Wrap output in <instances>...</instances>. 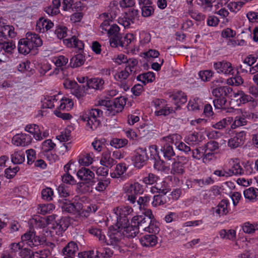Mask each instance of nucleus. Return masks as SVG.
Listing matches in <instances>:
<instances>
[{
  "instance_id": "obj_1",
  "label": "nucleus",
  "mask_w": 258,
  "mask_h": 258,
  "mask_svg": "<svg viewBox=\"0 0 258 258\" xmlns=\"http://www.w3.org/2000/svg\"><path fill=\"white\" fill-rule=\"evenodd\" d=\"M143 215L134 216L131 221V223L137 225L139 230L147 231L150 233H156L159 231V228L152 223V220L154 216L151 210L142 212Z\"/></svg>"
},
{
  "instance_id": "obj_2",
  "label": "nucleus",
  "mask_w": 258,
  "mask_h": 258,
  "mask_svg": "<svg viewBox=\"0 0 258 258\" xmlns=\"http://www.w3.org/2000/svg\"><path fill=\"white\" fill-rule=\"evenodd\" d=\"M102 111L98 108L92 109L85 112L81 116V119L86 122V128L88 131H94L100 125L98 118L102 115Z\"/></svg>"
},
{
  "instance_id": "obj_3",
  "label": "nucleus",
  "mask_w": 258,
  "mask_h": 258,
  "mask_svg": "<svg viewBox=\"0 0 258 258\" xmlns=\"http://www.w3.org/2000/svg\"><path fill=\"white\" fill-rule=\"evenodd\" d=\"M133 212V209L128 206H120L114 208L112 213L115 216L117 224L122 226L128 222V216Z\"/></svg>"
},
{
  "instance_id": "obj_4",
  "label": "nucleus",
  "mask_w": 258,
  "mask_h": 258,
  "mask_svg": "<svg viewBox=\"0 0 258 258\" xmlns=\"http://www.w3.org/2000/svg\"><path fill=\"white\" fill-rule=\"evenodd\" d=\"M123 191L126 194L127 200L132 204L136 202V195L142 194L143 185L138 182L126 183L123 186Z\"/></svg>"
},
{
  "instance_id": "obj_5",
  "label": "nucleus",
  "mask_w": 258,
  "mask_h": 258,
  "mask_svg": "<svg viewBox=\"0 0 258 258\" xmlns=\"http://www.w3.org/2000/svg\"><path fill=\"white\" fill-rule=\"evenodd\" d=\"M116 224L111 228L108 232V238L106 243L108 245L117 246L119 245L124 236L122 233V226Z\"/></svg>"
},
{
  "instance_id": "obj_6",
  "label": "nucleus",
  "mask_w": 258,
  "mask_h": 258,
  "mask_svg": "<svg viewBox=\"0 0 258 258\" xmlns=\"http://www.w3.org/2000/svg\"><path fill=\"white\" fill-rule=\"evenodd\" d=\"M110 22H102L99 27V31L102 34H107L108 37H111L110 39V44L112 39L118 38L120 34L119 33V28L116 24L110 25Z\"/></svg>"
},
{
  "instance_id": "obj_7",
  "label": "nucleus",
  "mask_w": 258,
  "mask_h": 258,
  "mask_svg": "<svg viewBox=\"0 0 258 258\" xmlns=\"http://www.w3.org/2000/svg\"><path fill=\"white\" fill-rule=\"evenodd\" d=\"M77 176L81 180V182L79 183L81 187L85 184H87L88 187L95 185V181L94 180L95 174L89 169L82 168L78 170Z\"/></svg>"
},
{
  "instance_id": "obj_8",
  "label": "nucleus",
  "mask_w": 258,
  "mask_h": 258,
  "mask_svg": "<svg viewBox=\"0 0 258 258\" xmlns=\"http://www.w3.org/2000/svg\"><path fill=\"white\" fill-rule=\"evenodd\" d=\"M223 82L222 79L214 80L212 83L211 88H213L212 94L216 98L225 97L228 96L229 94L232 93V89L228 86L218 87L220 83Z\"/></svg>"
},
{
  "instance_id": "obj_9",
  "label": "nucleus",
  "mask_w": 258,
  "mask_h": 258,
  "mask_svg": "<svg viewBox=\"0 0 258 258\" xmlns=\"http://www.w3.org/2000/svg\"><path fill=\"white\" fill-rule=\"evenodd\" d=\"M230 176L232 175H241L244 173V170L240 164L238 158H230L228 160L226 165Z\"/></svg>"
},
{
  "instance_id": "obj_10",
  "label": "nucleus",
  "mask_w": 258,
  "mask_h": 258,
  "mask_svg": "<svg viewBox=\"0 0 258 258\" xmlns=\"http://www.w3.org/2000/svg\"><path fill=\"white\" fill-rule=\"evenodd\" d=\"M148 156L145 148L139 147L136 149L135 155L133 158V162L134 166L139 169L142 168L145 164Z\"/></svg>"
},
{
  "instance_id": "obj_11",
  "label": "nucleus",
  "mask_w": 258,
  "mask_h": 258,
  "mask_svg": "<svg viewBox=\"0 0 258 258\" xmlns=\"http://www.w3.org/2000/svg\"><path fill=\"white\" fill-rule=\"evenodd\" d=\"M130 75L129 72L125 70L118 71L114 75V78L117 82L118 86L125 91L130 87L128 79Z\"/></svg>"
},
{
  "instance_id": "obj_12",
  "label": "nucleus",
  "mask_w": 258,
  "mask_h": 258,
  "mask_svg": "<svg viewBox=\"0 0 258 258\" xmlns=\"http://www.w3.org/2000/svg\"><path fill=\"white\" fill-rule=\"evenodd\" d=\"M60 206L63 212L69 213H79L83 210V206L81 203H77L75 204L66 200L59 201Z\"/></svg>"
},
{
  "instance_id": "obj_13",
  "label": "nucleus",
  "mask_w": 258,
  "mask_h": 258,
  "mask_svg": "<svg viewBox=\"0 0 258 258\" xmlns=\"http://www.w3.org/2000/svg\"><path fill=\"white\" fill-rule=\"evenodd\" d=\"M235 114L236 116L235 117L234 120H233V122L231 125L232 129L246 125L247 123L246 119L250 116L248 112L242 109L237 110Z\"/></svg>"
},
{
  "instance_id": "obj_14",
  "label": "nucleus",
  "mask_w": 258,
  "mask_h": 258,
  "mask_svg": "<svg viewBox=\"0 0 258 258\" xmlns=\"http://www.w3.org/2000/svg\"><path fill=\"white\" fill-rule=\"evenodd\" d=\"M135 40L134 35L133 34H127L124 36L121 35L118 38L113 39L111 41V46L116 47L118 46L127 47Z\"/></svg>"
},
{
  "instance_id": "obj_15",
  "label": "nucleus",
  "mask_w": 258,
  "mask_h": 258,
  "mask_svg": "<svg viewBox=\"0 0 258 258\" xmlns=\"http://www.w3.org/2000/svg\"><path fill=\"white\" fill-rule=\"evenodd\" d=\"M22 241H27V243L31 247L36 246L41 244L43 240L39 236H36L33 231H30L22 236Z\"/></svg>"
},
{
  "instance_id": "obj_16",
  "label": "nucleus",
  "mask_w": 258,
  "mask_h": 258,
  "mask_svg": "<svg viewBox=\"0 0 258 258\" xmlns=\"http://www.w3.org/2000/svg\"><path fill=\"white\" fill-rule=\"evenodd\" d=\"M246 133L244 131H241L237 133L235 136L229 139L227 146L232 149H236L242 146L245 140Z\"/></svg>"
},
{
  "instance_id": "obj_17",
  "label": "nucleus",
  "mask_w": 258,
  "mask_h": 258,
  "mask_svg": "<svg viewBox=\"0 0 258 258\" xmlns=\"http://www.w3.org/2000/svg\"><path fill=\"white\" fill-rule=\"evenodd\" d=\"M120 12L118 7L113 5H110L107 12L101 14L99 18L103 22H111L114 19Z\"/></svg>"
},
{
  "instance_id": "obj_18",
  "label": "nucleus",
  "mask_w": 258,
  "mask_h": 258,
  "mask_svg": "<svg viewBox=\"0 0 258 258\" xmlns=\"http://www.w3.org/2000/svg\"><path fill=\"white\" fill-rule=\"evenodd\" d=\"M214 68L218 73L231 75L233 73V67L230 62L227 61L215 62L214 64Z\"/></svg>"
},
{
  "instance_id": "obj_19",
  "label": "nucleus",
  "mask_w": 258,
  "mask_h": 258,
  "mask_svg": "<svg viewBox=\"0 0 258 258\" xmlns=\"http://www.w3.org/2000/svg\"><path fill=\"white\" fill-rule=\"evenodd\" d=\"M32 138L26 134H17L12 138V143L17 146H26L31 143Z\"/></svg>"
},
{
  "instance_id": "obj_20",
  "label": "nucleus",
  "mask_w": 258,
  "mask_h": 258,
  "mask_svg": "<svg viewBox=\"0 0 258 258\" xmlns=\"http://www.w3.org/2000/svg\"><path fill=\"white\" fill-rule=\"evenodd\" d=\"M25 39L32 49L35 47H40L42 45L41 38L38 34L34 33H27Z\"/></svg>"
},
{
  "instance_id": "obj_21",
  "label": "nucleus",
  "mask_w": 258,
  "mask_h": 258,
  "mask_svg": "<svg viewBox=\"0 0 258 258\" xmlns=\"http://www.w3.org/2000/svg\"><path fill=\"white\" fill-rule=\"evenodd\" d=\"M15 47V44L13 41L8 40L5 36L0 34V53L2 51L11 52Z\"/></svg>"
},
{
  "instance_id": "obj_22",
  "label": "nucleus",
  "mask_w": 258,
  "mask_h": 258,
  "mask_svg": "<svg viewBox=\"0 0 258 258\" xmlns=\"http://www.w3.org/2000/svg\"><path fill=\"white\" fill-rule=\"evenodd\" d=\"M170 97L174 101L175 109L176 110L180 108L181 104L185 103L187 101V97L184 92L178 91L170 96Z\"/></svg>"
},
{
  "instance_id": "obj_23",
  "label": "nucleus",
  "mask_w": 258,
  "mask_h": 258,
  "mask_svg": "<svg viewBox=\"0 0 258 258\" xmlns=\"http://www.w3.org/2000/svg\"><path fill=\"white\" fill-rule=\"evenodd\" d=\"M53 26V23L49 20L41 17L36 24V29L39 32L44 33Z\"/></svg>"
},
{
  "instance_id": "obj_24",
  "label": "nucleus",
  "mask_w": 258,
  "mask_h": 258,
  "mask_svg": "<svg viewBox=\"0 0 258 258\" xmlns=\"http://www.w3.org/2000/svg\"><path fill=\"white\" fill-rule=\"evenodd\" d=\"M139 232V228L137 225L132 224L131 225H127V224H122V233L124 237H134Z\"/></svg>"
},
{
  "instance_id": "obj_25",
  "label": "nucleus",
  "mask_w": 258,
  "mask_h": 258,
  "mask_svg": "<svg viewBox=\"0 0 258 258\" xmlns=\"http://www.w3.org/2000/svg\"><path fill=\"white\" fill-rule=\"evenodd\" d=\"M63 43L68 47H75L79 50L83 49L84 47L83 41L78 39L75 36H73L71 38L64 39Z\"/></svg>"
},
{
  "instance_id": "obj_26",
  "label": "nucleus",
  "mask_w": 258,
  "mask_h": 258,
  "mask_svg": "<svg viewBox=\"0 0 258 258\" xmlns=\"http://www.w3.org/2000/svg\"><path fill=\"white\" fill-rule=\"evenodd\" d=\"M229 204L228 200H223L215 208L214 211L219 216L226 215L229 211L228 209Z\"/></svg>"
},
{
  "instance_id": "obj_27",
  "label": "nucleus",
  "mask_w": 258,
  "mask_h": 258,
  "mask_svg": "<svg viewBox=\"0 0 258 258\" xmlns=\"http://www.w3.org/2000/svg\"><path fill=\"white\" fill-rule=\"evenodd\" d=\"M79 250L78 245L74 241L70 242L62 250L64 255L72 256Z\"/></svg>"
},
{
  "instance_id": "obj_28",
  "label": "nucleus",
  "mask_w": 258,
  "mask_h": 258,
  "mask_svg": "<svg viewBox=\"0 0 258 258\" xmlns=\"http://www.w3.org/2000/svg\"><path fill=\"white\" fill-rule=\"evenodd\" d=\"M245 198L250 202H254L258 200V189L253 187H249L243 191Z\"/></svg>"
},
{
  "instance_id": "obj_29",
  "label": "nucleus",
  "mask_w": 258,
  "mask_h": 258,
  "mask_svg": "<svg viewBox=\"0 0 258 258\" xmlns=\"http://www.w3.org/2000/svg\"><path fill=\"white\" fill-rule=\"evenodd\" d=\"M157 242V237L153 234L146 235L140 239L141 244L146 247L154 246Z\"/></svg>"
},
{
  "instance_id": "obj_30",
  "label": "nucleus",
  "mask_w": 258,
  "mask_h": 258,
  "mask_svg": "<svg viewBox=\"0 0 258 258\" xmlns=\"http://www.w3.org/2000/svg\"><path fill=\"white\" fill-rule=\"evenodd\" d=\"M181 136L178 134H172L169 136L163 137L161 139L160 141L162 144H174L176 147L179 143H180Z\"/></svg>"
},
{
  "instance_id": "obj_31",
  "label": "nucleus",
  "mask_w": 258,
  "mask_h": 258,
  "mask_svg": "<svg viewBox=\"0 0 258 258\" xmlns=\"http://www.w3.org/2000/svg\"><path fill=\"white\" fill-rule=\"evenodd\" d=\"M17 69L18 71L26 74L27 76L32 75L34 71L31 67V62L28 60L20 62L17 66Z\"/></svg>"
},
{
  "instance_id": "obj_32",
  "label": "nucleus",
  "mask_w": 258,
  "mask_h": 258,
  "mask_svg": "<svg viewBox=\"0 0 258 258\" xmlns=\"http://www.w3.org/2000/svg\"><path fill=\"white\" fill-rule=\"evenodd\" d=\"M104 81L102 79L95 78L89 80L87 84L89 88L95 90H102L103 88Z\"/></svg>"
},
{
  "instance_id": "obj_33",
  "label": "nucleus",
  "mask_w": 258,
  "mask_h": 258,
  "mask_svg": "<svg viewBox=\"0 0 258 258\" xmlns=\"http://www.w3.org/2000/svg\"><path fill=\"white\" fill-rule=\"evenodd\" d=\"M25 131L33 135L34 138L36 140L41 141L42 140L41 132H40V128L36 124H33L26 125Z\"/></svg>"
},
{
  "instance_id": "obj_34",
  "label": "nucleus",
  "mask_w": 258,
  "mask_h": 258,
  "mask_svg": "<svg viewBox=\"0 0 258 258\" xmlns=\"http://www.w3.org/2000/svg\"><path fill=\"white\" fill-rule=\"evenodd\" d=\"M100 162L102 165L107 167H111L115 164V160L111 157V153L109 151L102 153Z\"/></svg>"
},
{
  "instance_id": "obj_35",
  "label": "nucleus",
  "mask_w": 258,
  "mask_h": 258,
  "mask_svg": "<svg viewBox=\"0 0 258 258\" xmlns=\"http://www.w3.org/2000/svg\"><path fill=\"white\" fill-rule=\"evenodd\" d=\"M126 104V99L123 97L116 98L114 101L113 105H111V109L114 112H121Z\"/></svg>"
},
{
  "instance_id": "obj_36",
  "label": "nucleus",
  "mask_w": 258,
  "mask_h": 258,
  "mask_svg": "<svg viewBox=\"0 0 258 258\" xmlns=\"http://www.w3.org/2000/svg\"><path fill=\"white\" fill-rule=\"evenodd\" d=\"M203 102L199 98L190 99L187 105L189 110L197 111L203 108Z\"/></svg>"
},
{
  "instance_id": "obj_37",
  "label": "nucleus",
  "mask_w": 258,
  "mask_h": 258,
  "mask_svg": "<svg viewBox=\"0 0 258 258\" xmlns=\"http://www.w3.org/2000/svg\"><path fill=\"white\" fill-rule=\"evenodd\" d=\"M94 258H108L113 254V251L108 248L97 247Z\"/></svg>"
},
{
  "instance_id": "obj_38",
  "label": "nucleus",
  "mask_w": 258,
  "mask_h": 258,
  "mask_svg": "<svg viewBox=\"0 0 258 258\" xmlns=\"http://www.w3.org/2000/svg\"><path fill=\"white\" fill-rule=\"evenodd\" d=\"M138 81L146 84L149 82H152L155 80L154 73L151 72L143 73L137 77Z\"/></svg>"
},
{
  "instance_id": "obj_39",
  "label": "nucleus",
  "mask_w": 258,
  "mask_h": 258,
  "mask_svg": "<svg viewBox=\"0 0 258 258\" xmlns=\"http://www.w3.org/2000/svg\"><path fill=\"white\" fill-rule=\"evenodd\" d=\"M127 167L124 163L118 164L115 168L114 171L110 173V176L113 178H118L120 177L126 171Z\"/></svg>"
},
{
  "instance_id": "obj_40",
  "label": "nucleus",
  "mask_w": 258,
  "mask_h": 258,
  "mask_svg": "<svg viewBox=\"0 0 258 258\" xmlns=\"http://www.w3.org/2000/svg\"><path fill=\"white\" fill-rule=\"evenodd\" d=\"M126 66L124 70L127 72H129L130 75H135L138 70V61L135 58H130L126 63Z\"/></svg>"
},
{
  "instance_id": "obj_41",
  "label": "nucleus",
  "mask_w": 258,
  "mask_h": 258,
  "mask_svg": "<svg viewBox=\"0 0 258 258\" xmlns=\"http://www.w3.org/2000/svg\"><path fill=\"white\" fill-rule=\"evenodd\" d=\"M25 159V154L23 151H16L11 155V161L15 164H22Z\"/></svg>"
},
{
  "instance_id": "obj_42",
  "label": "nucleus",
  "mask_w": 258,
  "mask_h": 258,
  "mask_svg": "<svg viewBox=\"0 0 258 258\" xmlns=\"http://www.w3.org/2000/svg\"><path fill=\"white\" fill-rule=\"evenodd\" d=\"M94 157L93 153H86L80 156L79 159V163L80 165L88 166L92 163Z\"/></svg>"
},
{
  "instance_id": "obj_43",
  "label": "nucleus",
  "mask_w": 258,
  "mask_h": 258,
  "mask_svg": "<svg viewBox=\"0 0 258 258\" xmlns=\"http://www.w3.org/2000/svg\"><path fill=\"white\" fill-rule=\"evenodd\" d=\"M32 49L25 38L21 39L18 43V50L20 53L23 54H27Z\"/></svg>"
},
{
  "instance_id": "obj_44",
  "label": "nucleus",
  "mask_w": 258,
  "mask_h": 258,
  "mask_svg": "<svg viewBox=\"0 0 258 258\" xmlns=\"http://www.w3.org/2000/svg\"><path fill=\"white\" fill-rule=\"evenodd\" d=\"M97 181L98 183L95 188L97 191L99 192L105 190L110 183V179L107 178H98Z\"/></svg>"
},
{
  "instance_id": "obj_45",
  "label": "nucleus",
  "mask_w": 258,
  "mask_h": 258,
  "mask_svg": "<svg viewBox=\"0 0 258 258\" xmlns=\"http://www.w3.org/2000/svg\"><path fill=\"white\" fill-rule=\"evenodd\" d=\"M162 144L163 145V147L161 148V151L163 153L164 158L167 160L171 159V158L175 156V153L172 147L170 145H168L167 143Z\"/></svg>"
},
{
  "instance_id": "obj_46",
  "label": "nucleus",
  "mask_w": 258,
  "mask_h": 258,
  "mask_svg": "<svg viewBox=\"0 0 258 258\" xmlns=\"http://www.w3.org/2000/svg\"><path fill=\"white\" fill-rule=\"evenodd\" d=\"M85 61V57L82 54H78L71 59L70 64L73 68H77L83 65Z\"/></svg>"
},
{
  "instance_id": "obj_47",
  "label": "nucleus",
  "mask_w": 258,
  "mask_h": 258,
  "mask_svg": "<svg viewBox=\"0 0 258 258\" xmlns=\"http://www.w3.org/2000/svg\"><path fill=\"white\" fill-rule=\"evenodd\" d=\"M58 103H60L59 106L57 109L58 110H63L64 109L69 110L72 108L74 103L72 100L69 98H62L59 101H58Z\"/></svg>"
},
{
  "instance_id": "obj_48",
  "label": "nucleus",
  "mask_w": 258,
  "mask_h": 258,
  "mask_svg": "<svg viewBox=\"0 0 258 258\" xmlns=\"http://www.w3.org/2000/svg\"><path fill=\"white\" fill-rule=\"evenodd\" d=\"M233 117H227L224 118L219 121V122L213 124L212 126L216 129L222 130L224 128H225L229 124H230L233 121Z\"/></svg>"
},
{
  "instance_id": "obj_49",
  "label": "nucleus",
  "mask_w": 258,
  "mask_h": 258,
  "mask_svg": "<svg viewBox=\"0 0 258 258\" xmlns=\"http://www.w3.org/2000/svg\"><path fill=\"white\" fill-rule=\"evenodd\" d=\"M0 34H2L6 37L8 36L10 38H13L16 37L17 32L15 31V28L13 26L6 24Z\"/></svg>"
},
{
  "instance_id": "obj_50",
  "label": "nucleus",
  "mask_w": 258,
  "mask_h": 258,
  "mask_svg": "<svg viewBox=\"0 0 258 258\" xmlns=\"http://www.w3.org/2000/svg\"><path fill=\"white\" fill-rule=\"evenodd\" d=\"M54 208L52 204H40L37 208V212L44 215L50 213Z\"/></svg>"
},
{
  "instance_id": "obj_51",
  "label": "nucleus",
  "mask_w": 258,
  "mask_h": 258,
  "mask_svg": "<svg viewBox=\"0 0 258 258\" xmlns=\"http://www.w3.org/2000/svg\"><path fill=\"white\" fill-rule=\"evenodd\" d=\"M175 110H176L174 108L170 107L168 105L165 104L164 106L160 109V110H155V114L157 116H166L172 112H174Z\"/></svg>"
},
{
  "instance_id": "obj_52",
  "label": "nucleus",
  "mask_w": 258,
  "mask_h": 258,
  "mask_svg": "<svg viewBox=\"0 0 258 258\" xmlns=\"http://www.w3.org/2000/svg\"><path fill=\"white\" fill-rule=\"evenodd\" d=\"M128 144L126 139L113 138L110 142V145L116 149L125 147Z\"/></svg>"
},
{
  "instance_id": "obj_53",
  "label": "nucleus",
  "mask_w": 258,
  "mask_h": 258,
  "mask_svg": "<svg viewBox=\"0 0 258 258\" xmlns=\"http://www.w3.org/2000/svg\"><path fill=\"white\" fill-rule=\"evenodd\" d=\"M58 104L56 96L47 97L43 101L42 106L43 107L52 108L55 105Z\"/></svg>"
},
{
  "instance_id": "obj_54",
  "label": "nucleus",
  "mask_w": 258,
  "mask_h": 258,
  "mask_svg": "<svg viewBox=\"0 0 258 258\" xmlns=\"http://www.w3.org/2000/svg\"><path fill=\"white\" fill-rule=\"evenodd\" d=\"M219 148L218 142L214 141H210L202 147V150L214 153Z\"/></svg>"
},
{
  "instance_id": "obj_55",
  "label": "nucleus",
  "mask_w": 258,
  "mask_h": 258,
  "mask_svg": "<svg viewBox=\"0 0 258 258\" xmlns=\"http://www.w3.org/2000/svg\"><path fill=\"white\" fill-rule=\"evenodd\" d=\"M150 200V198L149 196L140 197L137 201V205H138L139 208L142 210L143 212H145L146 210L148 209H146V207Z\"/></svg>"
},
{
  "instance_id": "obj_56",
  "label": "nucleus",
  "mask_w": 258,
  "mask_h": 258,
  "mask_svg": "<svg viewBox=\"0 0 258 258\" xmlns=\"http://www.w3.org/2000/svg\"><path fill=\"white\" fill-rule=\"evenodd\" d=\"M243 2H231L227 4L228 9L232 12L237 13L244 5Z\"/></svg>"
},
{
  "instance_id": "obj_57",
  "label": "nucleus",
  "mask_w": 258,
  "mask_h": 258,
  "mask_svg": "<svg viewBox=\"0 0 258 258\" xmlns=\"http://www.w3.org/2000/svg\"><path fill=\"white\" fill-rule=\"evenodd\" d=\"M167 202L165 195H156L154 196V200L152 202V205L154 207L163 205Z\"/></svg>"
},
{
  "instance_id": "obj_58",
  "label": "nucleus",
  "mask_w": 258,
  "mask_h": 258,
  "mask_svg": "<svg viewBox=\"0 0 258 258\" xmlns=\"http://www.w3.org/2000/svg\"><path fill=\"white\" fill-rule=\"evenodd\" d=\"M185 141L190 145H196L200 142L198 134L195 132L189 134L186 138Z\"/></svg>"
},
{
  "instance_id": "obj_59",
  "label": "nucleus",
  "mask_w": 258,
  "mask_h": 258,
  "mask_svg": "<svg viewBox=\"0 0 258 258\" xmlns=\"http://www.w3.org/2000/svg\"><path fill=\"white\" fill-rule=\"evenodd\" d=\"M72 94L75 95L78 99H80L85 96V91L84 86H79L76 87L71 91Z\"/></svg>"
},
{
  "instance_id": "obj_60",
  "label": "nucleus",
  "mask_w": 258,
  "mask_h": 258,
  "mask_svg": "<svg viewBox=\"0 0 258 258\" xmlns=\"http://www.w3.org/2000/svg\"><path fill=\"white\" fill-rule=\"evenodd\" d=\"M68 58L63 55H59L53 59L54 64L57 67H61L66 66L68 62Z\"/></svg>"
},
{
  "instance_id": "obj_61",
  "label": "nucleus",
  "mask_w": 258,
  "mask_h": 258,
  "mask_svg": "<svg viewBox=\"0 0 258 258\" xmlns=\"http://www.w3.org/2000/svg\"><path fill=\"white\" fill-rule=\"evenodd\" d=\"M25 153L27 155V163L29 165H31L36 159V151L34 149H30L27 150Z\"/></svg>"
},
{
  "instance_id": "obj_62",
  "label": "nucleus",
  "mask_w": 258,
  "mask_h": 258,
  "mask_svg": "<svg viewBox=\"0 0 258 258\" xmlns=\"http://www.w3.org/2000/svg\"><path fill=\"white\" fill-rule=\"evenodd\" d=\"M125 14L129 21H131L132 23H134L135 20L137 19L139 17V11L134 9H130Z\"/></svg>"
},
{
  "instance_id": "obj_63",
  "label": "nucleus",
  "mask_w": 258,
  "mask_h": 258,
  "mask_svg": "<svg viewBox=\"0 0 258 258\" xmlns=\"http://www.w3.org/2000/svg\"><path fill=\"white\" fill-rule=\"evenodd\" d=\"M155 187L159 193L163 194V195H166L169 191V188L165 181H162L160 183H156Z\"/></svg>"
},
{
  "instance_id": "obj_64",
  "label": "nucleus",
  "mask_w": 258,
  "mask_h": 258,
  "mask_svg": "<svg viewBox=\"0 0 258 258\" xmlns=\"http://www.w3.org/2000/svg\"><path fill=\"white\" fill-rule=\"evenodd\" d=\"M53 195V190L49 187L43 189L41 191L42 199L48 201L52 199Z\"/></svg>"
}]
</instances>
